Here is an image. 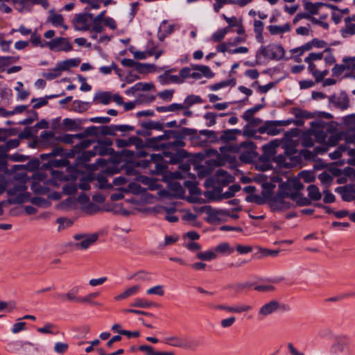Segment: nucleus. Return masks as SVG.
Segmentation results:
<instances>
[{"instance_id":"nucleus-43","label":"nucleus","mask_w":355,"mask_h":355,"mask_svg":"<svg viewBox=\"0 0 355 355\" xmlns=\"http://www.w3.org/2000/svg\"><path fill=\"white\" fill-rule=\"evenodd\" d=\"M345 123L349 129L355 130V114L345 117Z\"/></svg>"},{"instance_id":"nucleus-60","label":"nucleus","mask_w":355,"mask_h":355,"mask_svg":"<svg viewBox=\"0 0 355 355\" xmlns=\"http://www.w3.org/2000/svg\"><path fill=\"white\" fill-rule=\"evenodd\" d=\"M299 85L302 89H304L311 87L314 85V83L311 80H302L300 81Z\"/></svg>"},{"instance_id":"nucleus-21","label":"nucleus","mask_w":355,"mask_h":355,"mask_svg":"<svg viewBox=\"0 0 355 355\" xmlns=\"http://www.w3.org/2000/svg\"><path fill=\"white\" fill-rule=\"evenodd\" d=\"M47 173L42 171H37L33 175V180L35 181V183L43 182L53 184L54 180H47Z\"/></svg>"},{"instance_id":"nucleus-39","label":"nucleus","mask_w":355,"mask_h":355,"mask_svg":"<svg viewBox=\"0 0 355 355\" xmlns=\"http://www.w3.org/2000/svg\"><path fill=\"white\" fill-rule=\"evenodd\" d=\"M92 142L93 141L90 139L82 140L79 144L75 146V149L77 150L78 152H80L81 150L88 148Z\"/></svg>"},{"instance_id":"nucleus-54","label":"nucleus","mask_w":355,"mask_h":355,"mask_svg":"<svg viewBox=\"0 0 355 355\" xmlns=\"http://www.w3.org/2000/svg\"><path fill=\"white\" fill-rule=\"evenodd\" d=\"M58 140L61 141L65 144H73L75 142V139L73 135H65L62 137H60L58 139Z\"/></svg>"},{"instance_id":"nucleus-47","label":"nucleus","mask_w":355,"mask_h":355,"mask_svg":"<svg viewBox=\"0 0 355 355\" xmlns=\"http://www.w3.org/2000/svg\"><path fill=\"white\" fill-rule=\"evenodd\" d=\"M31 41L35 46L40 45L42 47L46 46V42H42L40 36L37 35L35 33L32 34Z\"/></svg>"},{"instance_id":"nucleus-9","label":"nucleus","mask_w":355,"mask_h":355,"mask_svg":"<svg viewBox=\"0 0 355 355\" xmlns=\"http://www.w3.org/2000/svg\"><path fill=\"white\" fill-rule=\"evenodd\" d=\"M304 8L311 15H317L320 13V10H329L330 8H334L335 6H329L323 3H313L310 1L304 2Z\"/></svg>"},{"instance_id":"nucleus-15","label":"nucleus","mask_w":355,"mask_h":355,"mask_svg":"<svg viewBox=\"0 0 355 355\" xmlns=\"http://www.w3.org/2000/svg\"><path fill=\"white\" fill-rule=\"evenodd\" d=\"M292 113L296 118L298 119L295 121V124L297 125H303L302 119H309L313 117L311 113H309L306 111H304L297 107L293 108Z\"/></svg>"},{"instance_id":"nucleus-57","label":"nucleus","mask_w":355,"mask_h":355,"mask_svg":"<svg viewBox=\"0 0 355 355\" xmlns=\"http://www.w3.org/2000/svg\"><path fill=\"white\" fill-rule=\"evenodd\" d=\"M184 146V142L180 139H178L173 142H168L166 144V146L168 148H177L182 147Z\"/></svg>"},{"instance_id":"nucleus-31","label":"nucleus","mask_w":355,"mask_h":355,"mask_svg":"<svg viewBox=\"0 0 355 355\" xmlns=\"http://www.w3.org/2000/svg\"><path fill=\"white\" fill-rule=\"evenodd\" d=\"M313 135L319 143L325 142L327 134L324 130L321 129H315L313 132Z\"/></svg>"},{"instance_id":"nucleus-11","label":"nucleus","mask_w":355,"mask_h":355,"mask_svg":"<svg viewBox=\"0 0 355 355\" xmlns=\"http://www.w3.org/2000/svg\"><path fill=\"white\" fill-rule=\"evenodd\" d=\"M345 26L342 29V33L347 35H355V15L346 17L344 20Z\"/></svg>"},{"instance_id":"nucleus-25","label":"nucleus","mask_w":355,"mask_h":355,"mask_svg":"<svg viewBox=\"0 0 355 355\" xmlns=\"http://www.w3.org/2000/svg\"><path fill=\"white\" fill-rule=\"evenodd\" d=\"M42 142L44 145L53 144L54 141H57L58 139L54 137V134L51 132H44L40 136Z\"/></svg>"},{"instance_id":"nucleus-24","label":"nucleus","mask_w":355,"mask_h":355,"mask_svg":"<svg viewBox=\"0 0 355 355\" xmlns=\"http://www.w3.org/2000/svg\"><path fill=\"white\" fill-rule=\"evenodd\" d=\"M308 195L311 200H318L321 198L322 195L318 188L315 185H310L308 189Z\"/></svg>"},{"instance_id":"nucleus-17","label":"nucleus","mask_w":355,"mask_h":355,"mask_svg":"<svg viewBox=\"0 0 355 355\" xmlns=\"http://www.w3.org/2000/svg\"><path fill=\"white\" fill-rule=\"evenodd\" d=\"M221 189L220 187H216L213 189V191H209L208 193L209 194V197L214 199H220L222 198H231L233 195V193L230 191L225 192L224 193H221Z\"/></svg>"},{"instance_id":"nucleus-35","label":"nucleus","mask_w":355,"mask_h":355,"mask_svg":"<svg viewBox=\"0 0 355 355\" xmlns=\"http://www.w3.org/2000/svg\"><path fill=\"white\" fill-rule=\"evenodd\" d=\"M95 156L93 149L92 150H87L83 152L78 157L80 162H88L92 157Z\"/></svg>"},{"instance_id":"nucleus-34","label":"nucleus","mask_w":355,"mask_h":355,"mask_svg":"<svg viewBox=\"0 0 355 355\" xmlns=\"http://www.w3.org/2000/svg\"><path fill=\"white\" fill-rule=\"evenodd\" d=\"M179 137L178 132L173 130H168L164 132V133L157 137L158 141L161 140H167L171 138H178Z\"/></svg>"},{"instance_id":"nucleus-36","label":"nucleus","mask_w":355,"mask_h":355,"mask_svg":"<svg viewBox=\"0 0 355 355\" xmlns=\"http://www.w3.org/2000/svg\"><path fill=\"white\" fill-rule=\"evenodd\" d=\"M137 139V137H131L128 140L118 139L116 140V143L119 148H123L135 144Z\"/></svg>"},{"instance_id":"nucleus-22","label":"nucleus","mask_w":355,"mask_h":355,"mask_svg":"<svg viewBox=\"0 0 355 355\" xmlns=\"http://www.w3.org/2000/svg\"><path fill=\"white\" fill-rule=\"evenodd\" d=\"M155 89V85L152 83H137L130 89L132 93L139 91H150Z\"/></svg>"},{"instance_id":"nucleus-37","label":"nucleus","mask_w":355,"mask_h":355,"mask_svg":"<svg viewBox=\"0 0 355 355\" xmlns=\"http://www.w3.org/2000/svg\"><path fill=\"white\" fill-rule=\"evenodd\" d=\"M318 178L324 185H329L333 181V176L328 172H323L319 175Z\"/></svg>"},{"instance_id":"nucleus-38","label":"nucleus","mask_w":355,"mask_h":355,"mask_svg":"<svg viewBox=\"0 0 355 355\" xmlns=\"http://www.w3.org/2000/svg\"><path fill=\"white\" fill-rule=\"evenodd\" d=\"M111 98H112L111 95L108 92H103V93L99 94L96 96V99L100 103H101L102 104H105V105L108 104L110 102Z\"/></svg>"},{"instance_id":"nucleus-62","label":"nucleus","mask_w":355,"mask_h":355,"mask_svg":"<svg viewBox=\"0 0 355 355\" xmlns=\"http://www.w3.org/2000/svg\"><path fill=\"white\" fill-rule=\"evenodd\" d=\"M19 144L18 139H11L8 141L6 144V150H8L10 148H15Z\"/></svg>"},{"instance_id":"nucleus-51","label":"nucleus","mask_w":355,"mask_h":355,"mask_svg":"<svg viewBox=\"0 0 355 355\" xmlns=\"http://www.w3.org/2000/svg\"><path fill=\"white\" fill-rule=\"evenodd\" d=\"M172 187L173 189L175 191L176 196L179 197H182L184 196V190L180 184L178 183H174L172 184Z\"/></svg>"},{"instance_id":"nucleus-52","label":"nucleus","mask_w":355,"mask_h":355,"mask_svg":"<svg viewBox=\"0 0 355 355\" xmlns=\"http://www.w3.org/2000/svg\"><path fill=\"white\" fill-rule=\"evenodd\" d=\"M86 137L97 136L99 135V128L95 126L87 128L85 130Z\"/></svg>"},{"instance_id":"nucleus-12","label":"nucleus","mask_w":355,"mask_h":355,"mask_svg":"<svg viewBox=\"0 0 355 355\" xmlns=\"http://www.w3.org/2000/svg\"><path fill=\"white\" fill-rule=\"evenodd\" d=\"M279 146V141L278 140H274L263 147L264 153L263 156L267 160H270L273 158L274 155L276 154L275 149Z\"/></svg>"},{"instance_id":"nucleus-44","label":"nucleus","mask_w":355,"mask_h":355,"mask_svg":"<svg viewBox=\"0 0 355 355\" xmlns=\"http://www.w3.org/2000/svg\"><path fill=\"white\" fill-rule=\"evenodd\" d=\"M333 73L336 76H340L343 71H347V67L344 60L343 61V64H336L333 68Z\"/></svg>"},{"instance_id":"nucleus-20","label":"nucleus","mask_w":355,"mask_h":355,"mask_svg":"<svg viewBox=\"0 0 355 355\" xmlns=\"http://www.w3.org/2000/svg\"><path fill=\"white\" fill-rule=\"evenodd\" d=\"M136 70L140 73L147 74L148 73L156 71L157 68L154 64H141L139 62Z\"/></svg>"},{"instance_id":"nucleus-48","label":"nucleus","mask_w":355,"mask_h":355,"mask_svg":"<svg viewBox=\"0 0 355 355\" xmlns=\"http://www.w3.org/2000/svg\"><path fill=\"white\" fill-rule=\"evenodd\" d=\"M263 24L260 20H256L254 23V31L257 34L258 37H261L263 31Z\"/></svg>"},{"instance_id":"nucleus-58","label":"nucleus","mask_w":355,"mask_h":355,"mask_svg":"<svg viewBox=\"0 0 355 355\" xmlns=\"http://www.w3.org/2000/svg\"><path fill=\"white\" fill-rule=\"evenodd\" d=\"M173 94V90H165L164 92H159L158 96L163 99H169L171 98Z\"/></svg>"},{"instance_id":"nucleus-40","label":"nucleus","mask_w":355,"mask_h":355,"mask_svg":"<svg viewBox=\"0 0 355 355\" xmlns=\"http://www.w3.org/2000/svg\"><path fill=\"white\" fill-rule=\"evenodd\" d=\"M227 33V28L220 30L212 35V40L214 42H220L224 38Z\"/></svg>"},{"instance_id":"nucleus-64","label":"nucleus","mask_w":355,"mask_h":355,"mask_svg":"<svg viewBox=\"0 0 355 355\" xmlns=\"http://www.w3.org/2000/svg\"><path fill=\"white\" fill-rule=\"evenodd\" d=\"M39 165H40V163H39L38 160H33L28 163L26 167L28 170L33 171V170L37 168Z\"/></svg>"},{"instance_id":"nucleus-8","label":"nucleus","mask_w":355,"mask_h":355,"mask_svg":"<svg viewBox=\"0 0 355 355\" xmlns=\"http://www.w3.org/2000/svg\"><path fill=\"white\" fill-rule=\"evenodd\" d=\"M289 198L277 193L271 201V207L274 209H285L291 206L290 202L287 200Z\"/></svg>"},{"instance_id":"nucleus-59","label":"nucleus","mask_w":355,"mask_h":355,"mask_svg":"<svg viewBox=\"0 0 355 355\" xmlns=\"http://www.w3.org/2000/svg\"><path fill=\"white\" fill-rule=\"evenodd\" d=\"M191 76V69L188 67L183 68L180 72V77L182 78V83L184 79Z\"/></svg>"},{"instance_id":"nucleus-32","label":"nucleus","mask_w":355,"mask_h":355,"mask_svg":"<svg viewBox=\"0 0 355 355\" xmlns=\"http://www.w3.org/2000/svg\"><path fill=\"white\" fill-rule=\"evenodd\" d=\"M44 168H46L49 170V173L53 178L54 180H66L67 178L64 174L60 171L57 170H51L47 165H44Z\"/></svg>"},{"instance_id":"nucleus-41","label":"nucleus","mask_w":355,"mask_h":355,"mask_svg":"<svg viewBox=\"0 0 355 355\" xmlns=\"http://www.w3.org/2000/svg\"><path fill=\"white\" fill-rule=\"evenodd\" d=\"M347 71H355V57H350L344 59Z\"/></svg>"},{"instance_id":"nucleus-29","label":"nucleus","mask_w":355,"mask_h":355,"mask_svg":"<svg viewBox=\"0 0 355 355\" xmlns=\"http://www.w3.org/2000/svg\"><path fill=\"white\" fill-rule=\"evenodd\" d=\"M340 149L342 150L344 153L352 157V158L348 160V163L351 165H355V149H349L343 146H340Z\"/></svg>"},{"instance_id":"nucleus-7","label":"nucleus","mask_w":355,"mask_h":355,"mask_svg":"<svg viewBox=\"0 0 355 355\" xmlns=\"http://www.w3.org/2000/svg\"><path fill=\"white\" fill-rule=\"evenodd\" d=\"M80 62V61L78 59H71L63 61L53 69L49 76L51 78H55L60 75L62 71H67L71 67H77Z\"/></svg>"},{"instance_id":"nucleus-55","label":"nucleus","mask_w":355,"mask_h":355,"mask_svg":"<svg viewBox=\"0 0 355 355\" xmlns=\"http://www.w3.org/2000/svg\"><path fill=\"white\" fill-rule=\"evenodd\" d=\"M138 63L139 62H135L131 59L125 58L121 60V64L123 66L129 67H135V69H137Z\"/></svg>"},{"instance_id":"nucleus-23","label":"nucleus","mask_w":355,"mask_h":355,"mask_svg":"<svg viewBox=\"0 0 355 355\" xmlns=\"http://www.w3.org/2000/svg\"><path fill=\"white\" fill-rule=\"evenodd\" d=\"M279 308V304L277 302H271L267 304H265L261 307L260 313L263 315H268L277 310Z\"/></svg>"},{"instance_id":"nucleus-49","label":"nucleus","mask_w":355,"mask_h":355,"mask_svg":"<svg viewBox=\"0 0 355 355\" xmlns=\"http://www.w3.org/2000/svg\"><path fill=\"white\" fill-rule=\"evenodd\" d=\"M99 128V134L102 135H114V132L110 126H102Z\"/></svg>"},{"instance_id":"nucleus-30","label":"nucleus","mask_w":355,"mask_h":355,"mask_svg":"<svg viewBox=\"0 0 355 355\" xmlns=\"http://www.w3.org/2000/svg\"><path fill=\"white\" fill-rule=\"evenodd\" d=\"M77 125L75 122V121L70 119H66L64 120L62 123V129L66 131H70L76 129Z\"/></svg>"},{"instance_id":"nucleus-28","label":"nucleus","mask_w":355,"mask_h":355,"mask_svg":"<svg viewBox=\"0 0 355 355\" xmlns=\"http://www.w3.org/2000/svg\"><path fill=\"white\" fill-rule=\"evenodd\" d=\"M193 69L200 71L202 74L207 78H211L214 76V73L207 66L195 65L193 67Z\"/></svg>"},{"instance_id":"nucleus-56","label":"nucleus","mask_w":355,"mask_h":355,"mask_svg":"<svg viewBox=\"0 0 355 355\" xmlns=\"http://www.w3.org/2000/svg\"><path fill=\"white\" fill-rule=\"evenodd\" d=\"M137 180L148 186H151L153 184V179L148 178L146 176H144V175H140V176L137 177Z\"/></svg>"},{"instance_id":"nucleus-42","label":"nucleus","mask_w":355,"mask_h":355,"mask_svg":"<svg viewBox=\"0 0 355 355\" xmlns=\"http://www.w3.org/2000/svg\"><path fill=\"white\" fill-rule=\"evenodd\" d=\"M197 257L199 259L201 260H211L216 257V254L212 252H206L198 253Z\"/></svg>"},{"instance_id":"nucleus-13","label":"nucleus","mask_w":355,"mask_h":355,"mask_svg":"<svg viewBox=\"0 0 355 355\" xmlns=\"http://www.w3.org/2000/svg\"><path fill=\"white\" fill-rule=\"evenodd\" d=\"M279 124V123L273 121L266 122L263 126L259 128V132L260 133L266 132L270 135H276L279 132V130L277 128V125Z\"/></svg>"},{"instance_id":"nucleus-45","label":"nucleus","mask_w":355,"mask_h":355,"mask_svg":"<svg viewBox=\"0 0 355 355\" xmlns=\"http://www.w3.org/2000/svg\"><path fill=\"white\" fill-rule=\"evenodd\" d=\"M300 176L306 182H313L315 180V176L311 172L302 171L300 173Z\"/></svg>"},{"instance_id":"nucleus-53","label":"nucleus","mask_w":355,"mask_h":355,"mask_svg":"<svg viewBox=\"0 0 355 355\" xmlns=\"http://www.w3.org/2000/svg\"><path fill=\"white\" fill-rule=\"evenodd\" d=\"M196 133V130L189 129V128H183L181 132H178L179 137L177 139H181L183 138L185 135H195Z\"/></svg>"},{"instance_id":"nucleus-6","label":"nucleus","mask_w":355,"mask_h":355,"mask_svg":"<svg viewBox=\"0 0 355 355\" xmlns=\"http://www.w3.org/2000/svg\"><path fill=\"white\" fill-rule=\"evenodd\" d=\"M46 45L50 50H57L62 51H69L72 49V46L69 40L64 37H57L46 42Z\"/></svg>"},{"instance_id":"nucleus-16","label":"nucleus","mask_w":355,"mask_h":355,"mask_svg":"<svg viewBox=\"0 0 355 355\" xmlns=\"http://www.w3.org/2000/svg\"><path fill=\"white\" fill-rule=\"evenodd\" d=\"M48 20L55 26H60L64 29L67 28V26L64 24V20L62 15L55 13L54 11L50 12V16L49 17Z\"/></svg>"},{"instance_id":"nucleus-4","label":"nucleus","mask_w":355,"mask_h":355,"mask_svg":"<svg viewBox=\"0 0 355 355\" xmlns=\"http://www.w3.org/2000/svg\"><path fill=\"white\" fill-rule=\"evenodd\" d=\"M26 187L22 182L15 183L12 187L7 189V193L10 196L8 202L9 204H19L26 198Z\"/></svg>"},{"instance_id":"nucleus-33","label":"nucleus","mask_w":355,"mask_h":355,"mask_svg":"<svg viewBox=\"0 0 355 355\" xmlns=\"http://www.w3.org/2000/svg\"><path fill=\"white\" fill-rule=\"evenodd\" d=\"M150 162H154L156 164V166L157 168V173H159V171H161L162 169V166L160 164V162L162 161V159H163L162 156L159 154H152V155H150Z\"/></svg>"},{"instance_id":"nucleus-1","label":"nucleus","mask_w":355,"mask_h":355,"mask_svg":"<svg viewBox=\"0 0 355 355\" xmlns=\"http://www.w3.org/2000/svg\"><path fill=\"white\" fill-rule=\"evenodd\" d=\"M324 60L329 66L332 65L335 62V58L330 49H326L321 53H311L306 58L305 62L309 64V69L315 78V81L319 83L322 81L327 74V70L322 71L316 69L315 62Z\"/></svg>"},{"instance_id":"nucleus-27","label":"nucleus","mask_w":355,"mask_h":355,"mask_svg":"<svg viewBox=\"0 0 355 355\" xmlns=\"http://www.w3.org/2000/svg\"><path fill=\"white\" fill-rule=\"evenodd\" d=\"M97 238H98L97 234H92V235L85 236L79 245L82 248L86 249L92 243H94L97 240Z\"/></svg>"},{"instance_id":"nucleus-3","label":"nucleus","mask_w":355,"mask_h":355,"mask_svg":"<svg viewBox=\"0 0 355 355\" xmlns=\"http://www.w3.org/2000/svg\"><path fill=\"white\" fill-rule=\"evenodd\" d=\"M303 189V184L297 179L288 180L280 184L279 193L289 198L299 205H307L311 203L310 200L303 197L300 191Z\"/></svg>"},{"instance_id":"nucleus-5","label":"nucleus","mask_w":355,"mask_h":355,"mask_svg":"<svg viewBox=\"0 0 355 355\" xmlns=\"http://www.w3.org/2000/svg\"><path fill=\"white\" fill-rule=\"evenodd\" d=\"M218 141L216 132L212 130H201L198 135L192 137L193 144L200 146H207L208 143H215Z\"/></svg>"},{"instance_id":"nucleus-46","label":"nucleus","mask_w":355,"mask_h":355,"mask_svg":"<svg viewBox=\"0 0 355 355\" xmlns=\"http://www.w3.org/2000/svg\"><path fill=\"white\" fill-rule=\"evenodd\" d=\"M224 18L231 27L237 26L239 24L242 23L241 19H237L235 17H227L224 16Z\"/></svg>"},{"instance_id":"nucleus-14","label":"nucleus","mask_w":355,"mask_h":355,"mask_svg":"<svg viewBox=\"0 0 355 355\" xmlns=\"http://www.w3.org/2000/svg\"><path fill=\"white\" fill-rule=\"evenodd\" d=\"M216 181L218 184L226 185L233 181V177L230 175L227 171L219 169L215 175Z\"/></svg>"},{"instance_id":"nucleus-50","label":"nucleus","mask_w":355,"mask_h":355,"mask_svg":"<svg viewBox=\"0 0 355 355\" xmlns=\"http://www.w3.org/2000/svg\"><path fill=\"white\" fill-rule=\"evenodd\" d=\"M103 22H104V24L106 26L109 27L112 30H115L116 28V24L112 18L107 17L104 19L103 17Z\"/></svg>"},{"instance_id":"nucleus-18","label":"nucleus","mask_w":355,"mask_h":355,"mask_svg":"<svg viewBox=\"0 0 355 355\" xmlns=\"http://www.w3.org/2000/svg\"><path fill=\"white\" fill-rule=\"evenodd\" d=\"M95 155H99L101 156L112 154V150L103 145V141H98V144L95 146L93 148Z\"/></svg>"},{"instance_id":"nucleus-19","label":"nucleus","mask_w":355,"mask_h":355,"mask_svg":"<svg viewBox=\"0 0 355 355\" xmlns=\"http://www.w3.org/2000/svg\"><path fill=\"white\" fill-rule=\"evenodd\" d=\"M240 132L236 130H227L223 132L222 135L218 138L219 141H222L225 143L234 141L236 139V134Z\"/></svg>"},{"instance_id":"nucleus-10","label":"nucleus","mask_w":355,"mask_h":355,"mask_svg":"<svg viewBox=\"0 0 355 355\" xmlns=\"http://www.w3.org/2000/svg\"><path fill=\"white\" fill-rule=\"evenodd\" d=\"M337 191L341 195L345 201H351L354 198L355 186L345 185L337 189Z\"/></svg>"},{"instance_id":"nucleus-63","label":"nucleus","mask_w":355,"mask_h":355,"mask_svg":"<svg viewBox=\"0 0 355 355\" xmlns=\"http://www.w3.org/2000/svg\"><path fill=\"white\" fill-rule=\"evenodd\" d=\"M137 286L132 287V288L128 289L127 291H125L122 295H121L119 296V297L125 298V297L132 295L133 293H135L137 291Z\"/></svg>"},{"instance_id":"nucleus-26","label":"nucleus","mask_w":355,"mask_h":355,"mask_svg":"<svg viewBox=\"0 0 355 355\" xmlns=\"http://www.w3.org/2000/svg\"><path fill=\"white\" fill-rule=\"evenodd\" d=\"M268 28L271 34L276 35L289 31L290 26L288 24L284 26H270Z\"/></svg>"},{"instance_id":"nucleus-2","label":"nucleus","mask_w":355,"mask_h":355,"mask_svg":"<svg viewBox=\"0 0 355 355\" xmlns=\"http://www.w3.org/2000/svg\"><path fill=\"white\" fill-rule=\"evenodd\" d=\"M102 23L103 13L95 17L89 13L79 14L73 21L76 30L85 31L92 29L96 33H101L103 31Z\"/></svg>"},{"instance_id":"nucleus-61","label":"nucleus","mask_w":355,"mask_h":355,"mask_svg":"<svg viewBox=\"0 0 355 355\" xmlns=\"http://www.w3.org/2000/svg\"><path fill=\"white\" fill-rule=\"evenodd\" d=\"M25 326H26V323L25 322H18V323H16L13 326L12 332L14 334H17V333L24 330V328H25Z\"/></svg>"}]
</instances>
